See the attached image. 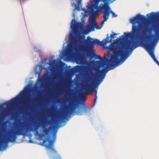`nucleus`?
<instances>
[{
	"label": "nucleus",
	"instance_id": "obj_11",
	"mask_svg": "<svg viewBox=\"0 0 159 159\" xmlns=\"http://www.w3.org/2000/svg\"><path fill=\"white\" fill-rule=\"evenodd\" d=\"M71 23L73 25L72 30L74 34H77L79 33L80 31L83 30V25L81 22L76 23L75 19H72Z\"/></svg>",
	"mask_w": 159,
	"mask_h": 159
},
{
	"label": "nucleus",
	"instance_id": "obj_9",
	"mask_svg": "<svg viewBox=\"0 0 159 159\" xmlns=\"http://www.w3.org/2000/svg\"><path fill=\"white\" fill-rule=\"evenodd\" d=\"M141 44L143 48L148 52L154 61L159 66V62L156 58L153 51L152 50V43L142 41Z\"/></svg>",
	"mask_w": 159,
	"mask_h": 159
},
{
	"label": "nucleus",
	"instance_id": "obj_21",
	"mask_svg": "<svg viewBox=\"0 0 159 159\" xmlns=\"http://www.w3.org/2000/svg\"><path fill=\"white\" fill-rule=\"evenodd\" d=\"M158 13V12H152L151 13L149 14L151 16V17H154L156 16V14Z\"/></svg>",
	"mask_w": 159,
	"mask_h": 159
},
{
	"label": "nucleus",
	"instance_id": "obj_5",
	"mask_svg": "<svg viewBox=\"0 0 159 159\" xmlns=\"http://www.w3.org/2000/svg\"><path fill=\"white\" fill-rule=\"evenodd\" d=\"M93 1H90L88 5L87 6V8L89 10L91 11V15L90 16L89 21L91 24V27L93 25L96 23L95 16L98 15V12H100L98 11L99 6V0H94Z\"/></svg>",
	"mask_w": 159,
	"mask_h": 159
},
{
	"label": "nucleus",
	"instance_id": "obj_4",
	"mask_svg": "<svg viewBox=\"0 0 159 159\" xmlns=\"http://www.w3.org/2000/svg\"><path fill=\"white\" fill-rule=\"evenodd\" d=\"M145 19V17L143 15L138 14L135 16L130 19V22L132 24V34L131 33H124V35H121L119 37L121 41L124 40L125 37L129 38L131 36L134 37H137L140 32L143 29L142 25L140 23L143 21Z\"/></svg>",
	"mask_w": 159,
	"mask_h": 159
},
{
	"label": "nucleus",
	"instance_id": "obj_22",
	"mask_svg": "<svg viewBox=\"0 0 159 159\" xmlns=\"http://www.w3.org/2000/svg\"><path fill=\"white\" fill-rule=\"evenodd\" d=\"M116 34H115L114 32H112V34L110 35V38L111 39H114L115 37V35H116Z\"/></svg>",
	"mask_w": 159,
	"mask_h": 159
},
{
	"label": "nucleus",
	"instance_id": "obj_8",
	"mask_svg": "<svg viewBox=\"0 0 159 159\" xmlns=\"http://www.w3.org/2000/svg\"><path fill=\"white\" fill-rule=\"evenodd\" d=\"M110 38V37H109V36L107 35L105 39L102 41L100 42L97 39H93V38L88 37L86 39V43L89 45V49L92 50L93 47V45L95 43H97L98 45H106L108 43L110 42L109 41Z\"/></svg>",
	"mask_w": 159,
	"mask_h": 159
},
{
	"label": "nucleus",
	"instance_id": "obj_7",
	"mask_svg": "<svg viewBox=\"0 0 159 159\" xmlns=\"http://www.w3.org/2000/svg\"><path fill=\"white\" fill-rule=\"evenodd\" d=\"M115 1V0H99V2L101 1H102L104 4H100L98 10L99 11H101L104 9L103 13L105 15H106V16L108 19L110 13L113 16H115L116 14L111 10V8L109 6V4L112 3Z\"/></svg>",
	"mask_w": 159,
	"mask_h": 159
},
{
	"label": "nucleus",
	"instance_id": "obj_16",
	"mask_svg": "<svg viewBox=\"0 0 159 159\" xmlns=\"http://www.w3.org/2000/svg\"><path fill=\"white\" fill-rule=\"evenodd\" d=\"M56 62L55 60H53L52 61H51L49 63H48V64H49V65L50 66H52L54 65L55 62Z\"/></svg>",
	"mask_w": 159,
	"mask_h": 159
},
{
	"label": "nucleus",
	"instance_id": "obj_3",
	"mask_svg": "<svg viewBox=\"0 0 159 159\" xmlns=\"http://www.w3.org/2000/svg\"><path fill=\"white\" fill-rule=\"evenodd\" d=\"M78 104L77 100L74 98H73V102H70L68 107H67L66 113L62 115V118H58L56 122L57 124L62 122L68 115L75 113V114L81 116L89 113L91 114V108H88L85 105H84L80 108H77Z\"/></svg>",
	"mask_w": 159,
	"mask_h": 159
},
{
	"label": "nucleus",
	"instance_id": "obj_24",
	"mask_svg": "<svg viewBox=\"0 0 159 159\" xmlns=\"http://www.w3.org/2000/svg\"><path fill=\"white\" fill-rule=\"evenodd\" d=\"M68 52H67L66 53V54H65V56H66L68 55Z\"/></svg>",
	"mask_w": 159,
	"mask_h": 159
},
{
	"label": "nucleus",
	"instance_id": "obj_14",
	"mask_svg": "<svg viewBox=\"0 0 159 159\" xmlns=\"http://www.w3.org/2000/svg\"><path fill=\"white\" fill-rule=\"evenodd\" d=\"M93 25V27H91V26L90 27V29L92 31L94 30V28H96L97 29H99V26L97 25V23H95Z\"/></svg>",
	"mask_w": 159,
	"mask_h": 159
},
{
	"label": "nucleus",
	"instance_id": "obj_19",
	"mask_svg": "<svg viewBox=\"0 0 159 159\" xmlns=\"http://www.w3.org/2000/svg\"><path fill=\"white\" fill-rule=\"evenodd\" d=\"M20 93H21V96L22 97H26L27 95V93L25 91H23L22 90L21 91Z\"/></svg>",
	"mask_w": 159,
	"mask_h": 159
},
{
	"label": "nucleus",
	"instance_id": "obj_15",
	"mask_svg": "<svg viewBox=\"0 0 159 159\" xmlns=\"http://www.w3.org/2000/svg\"><path fill=\"white\" fill-rule=\"evenodd\" d=\"M82 0H78L77 2V4H75V8L78 10V11L80 10V8L79 6L80 4L81 3Z\"/></svg>",
	"mask_w": 159,
	"mask_h": 159
},
{
	"label": "nucleus",
	"instance_id": "obj_28",
	"mask_svg": "<svg viewBox=\"0 0 159 159\" xmlns=\"http://www.w3.org/2000/svg\"><path fill=\"white\" fill-rule=\"evenodd\" d=\"M27 105H28V100H27Z\"/></svg>",
	"mask_w": 159,
	"mask_h": 159
},
{
	"label": "nucleus",
	"instance_id": "obj_17",
	"mask_svg": "<svg viewBox=\"0 0 159 159\" xmlns=\"http://www.w3.org/2000/svg\"><path fill=\"white\" fill-rule=\"evenodd\" d=\"M148 31V29L145 26L144 27V30H143V31H142V34L143 35V36H144V35H145L146 34V33Z\"/></svg>",
	"mask_w": 159,
	"mask_h": 159
},
{
	"label": "nucleus",
	"instance_id": "obj_18",
	"mask_svg": "<svg viewBox=\"0 0 159 159\" xmlns=\"http://www.w3.org/2000/svg\"><path fill=\"white\" fill-rule=\"evenodd\" d=\"M16 101V98H14L12 99L10 101V103L9 104H7V106L8 105H11L15 103Z\"/></svg>",
	"mask_w": 159,
	"mask_h": 159
},
{
	"label": "nucleus",
	"instance_id": "obj_29",
	"mask_svg": "<svg viewBox=\"0 0 159 159\" xmlns=\"http://www.w3.org/2000/svg\"><path fill=\"white\" fill-rule=\"evenodd\" d=\"M0 121H1V120L0 119Z\"/></svg>",
	"mask_w": 159,
	"mask_h": 159
},
{
	"label": "nucleus",
	"instance_id": "obj_20",
	"mask_svg": "<svg viewBox=\"0 0 159 159\" xmlns=\"http://www.w3.org/2000/svg\"><path fill=\"white\" fill-rule=\"evenodd\" d=\"M30 131H34V132H36V133H38V132L37 131V128L36 127H35L34 128H30Z\"/></svg>",
	"mask_w": 159,
	"mask_h": 159
},
{
	"label": "nucleus",
	"instance_id": "obj_2",
	"mask_svg": "<svg viewBox=\"0 0 159 159\" xmlns=\"http://www.w3.org/2000/svg\"><path fill=\"white\" fill-rule=\"evenodd\" d=\"M83 37L81 36H79L77 39L73 35H70L69 36V39L70 43L72 45H76L78 41L79 42V43L80 44V45L78 46V49H77L75 48V55L77 57L76 58L77 59L80 61L81 63H82L83 60L81 54L84 55L86 53L90 56L95 57L96 59H99L102 61V58L101 56L99 55L97 56L94 53L93 50L94 47L92 50L89 49V45L86 43V39L84 40L85 45L81 44V43H83Z\"/></svg>",
	"mask_w": 159,
	"mask_h": 159
},
{
	"label": "nucleus",
	"instance_id": "obj_6",
	"mask_svg": "<svg viewBox=\"0 0 159 159\" xmlns=\"http://www.w3.org/2000/svg\"><path fill=\"white\" fill-rule=\"evenodd\" d=\"M43 132L45 135L47 136L46 139L43 140V144L47 148H49L53 151L54 153L57 154V152L53 148L54 142L56 139V135L54 134L52 136V139L51 140L48 137L49 134V129L48 128L43 127Z\"/></svg>",
	"mask_w": 159,
	"mask_h": 159
},
{
	"label": "nucleus",
	"instance_id": "obj_10",
	"mask_svg": "<svg viewBox=\"0 0 159 159\" xmlns=\"http://www.w3.org/2000/svg\"><path fill=\"white\" fill-rule=\"evenodd\" d=\"M26 133L25 129L23 127H20L18 129L15 131H11L8 136V139L9 141L13 142L15 141L16 139V135H23Z\"/></svg>",
	"mask_w": 159,
	"mask_h": 159
},
{
	"label": "nucleus",
	"instance_id": "obj_13",
	"mask_svg": "<svg viewBox=\"0 0 159 159\" xmlns=\"http://www.w3.org/2000/svg\"><path fill=\"white\" fill-rule=\"evenodd\" d=\"M106 15H105L104 14L102 16V17L103 18L104 20L101 23V24L102 26L103 25L105 22L108 19V18L106 16Z\"/></svg>",
	"mask_w": 159,
	"mask_h": 159
},
{
	"label": "nucleus",
	"instance_id": "obj_26",
	"mask_svg": "<svg viewBox=\"0 0 159 159\" xmlns=\"http://www.w3.org/2000/svg\"><path fill=\"white\" fill-rule=\"evenodd\" d=\"M2 105H0V108H1L2 107Z\"/></svg>",
	"mask_w": 159,
	"mask_h": 159
},
{
	"label": "nucleus",
	"instance_id": "obj_12",
	"mask_svg": "<svg viewBox=\"0 0 159 159\" xmlns=\"http://www.w3.org/2000/svg\"><path fill=\"white\" fill-rule=\"evenodd\" d=\"M152 27L154 31L156 38L159 39V21L156 27L152 25Z\"/></svg>",
	"mask_w": 159,
	"mask_h": 159
},
{
	"label": "nucleus",
	"instance_id": "obj_23",
	"mask_svg": "<svg viewBox=\"0 0 159 159\" xmlns=\"http://www.w3.org/2000/svg\"><path fill=\"white\" fill-rule=\"evenodd\" d=\"M55 159H61L60 156L59 155H57Z\"/></svg>",
	"mask_w": 159,
	"mask_h": 159
},
{
	"label": "nucleus",
	"instance_id": "obj_25",
	"mask_svg": "<svg viewBox=\"0 0 159 159\" xmlns=\"http://www.w3.org/2000/svg\"><path fill=\"white\" fill-rule=\"evenodd\" d=\"M149 18H150V15H149V14H147V15Z\"/></svg>",
	"mask_w": 159,
	"mask_h": 159
},
{
	"label": "nucleus",
	"instance_id": "obj_27",
	"mask_svg": "<svg viewBox=\"0 0 159 159\" xmlns=\"http://www.w3.org/2000/svg\"><path fill=\"white\" fill-rule=\"evenodd\" d=\"M77 68V69H79L80 68V67L79 66H78Z\"/></svg>",
	"mask_w": 159,
	"mask_h": 159
},
{
	"label": "nucleus",
	"instance_id": "obj_1",
	"mask_svg": "<svg viewBox=\"0 0 159 159\" xmlns=\"http://www.w3.org/2000/svg\"><path fill=\"white\" fill-rule=\"evenodd\" d=\"M139 46L136 42L134 40H128L125 43H111L107 48L110 51L114 50L113 55L111 57V59L109 60L104 56L106 61L102 62L100 61H97L96 63L98 64L95 68L96 73L92 70L89 72V78L86 82L84 89V91L80 94V96L81 99H84L87 95L90 94L95 91L94 104L96 102L98 98L97 90L95 89L96 85H99L102 81L107 72L106 69L103 68L101 70L99 69L102 67L110 66L114 65L117 66L120 61V59L124 61L127 58V56L130 51H132Z\"/></svg>",
	"mask_w": 159,
	"mask_h": 159
}]
</instances>
